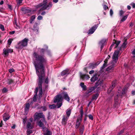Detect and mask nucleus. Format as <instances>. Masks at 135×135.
Listing matches in <instances>:
<instances>
[{"instance_id": "1", "label": "nucleus", "mask_w": 135, "mask_h": 135, "mask_svg": "<svg viewBox=\"0 0 135 135\" xmlns=\"http://www.w3.org/2000/svg\"><path fill=\"white\" fill-rule=\"evenodd\" d=\"M33 56L35 60L33 62V64L36 70V73L38 76L37 81L38 87L36 88L35 91L34 95L32 101V99L28 100L29 102L32 101L30 104H32V102H36L37 100V92L38 89H40L38 93L39 98H41L42 94V84L45 79V66L47 64V59L43 56L39 55L36 52L33 53Z\"/></svg>"}, {"instance_id": "2", "label": "nucleus", "mask_w": 135, "mask_h": 135, "mask_svg": "<svg viewBox=\"0 0 135 135\" xmlns=\"http://www.w3.org/2000/svg\"><path fill=\"white\" fill-rule=\"evenodd\" d=\"M47 0H44L43 3L39 4L38 5V7H42L40 11L41 10H44L45 9H49L52 7V2H49L48 5H47Z\"/></svg>"}, {"instance_id": "3", "label": "nucleus", "mask_w": 135, "mask_h": 135, "mask_svg": "<svg viewBox=\"0 0 135 135\" xmlns=\"http://www.w3.org/2000/svg\"><path fill=\"white\" fill-rule=\"evenodd\" d=\"M62 100V97L60 94L57 95L54 98V102L55 103H57L56 106L57 108H59L61 106Z\"/></svg>"}, {"instance_id": "4", "label": "nucleus", "mask_w": 135, "mask_h": 135, "mask_svg": "<svg viewBox=\"0 0 135 135\" xmlns=\"http://www.w3.org/2000/svg\"><path fill=\"white\" fill-rule=\"evenodd\" d=\"M81 116L80 117L77 118L75 125V128H77L79 127L80 122L82 120V118L83 114V107L82 106L80 107V112Z\"/></svg>"}, {"instance_id": "5", "label": "nucleus", "mask_w": 135, "mask_h": 135, "mask_svg": "<svg viewBox=\"0 0 135 135\" xmlns=\"http://www.w3.org/2000/svg\"><path fill=\"white\" fill-rule=\"evenodd\" d=\"M122 47H120L119 49L118 50H116L115 51L114 53L113 54V56L112 57V58L114 61L115 63L117 62L118 59V55L120 52V51L121 50L122 48Z\"/></svg>"}, {"instance_id": "6", "label": "nucleus", "mask_w": 135, "mask_h": 135, "mask_svg": "<svg viewBox=\"0 0 135 135\" xmlns=\"http://www.w3.org/2000/svg\"><path fill=\"white\" fill-rule=\"evenodd\" d=\"M28 40L25 38L22 41L19 42L18 44V48L21 49L23 47L26 46L27 44Z\"/></svg>"}, {"instance_id": "7", "label": "nucleus", "mask_w": 135, "mask_h": 135, "mask_svg": "<svg viewBox=\"0 0 135 135\" xmlns=\"http://www.w3.org/2000/svg\"><path fill=\"white\" fill-rule=\"evenodd\" d=\"M102 80H99L96 83L95 85L94 86L90 87L89 89L91 91V92H92L93 90H94L96 88L98 87L99 86V87L100 86H101V85L102 84Z\"/></svg>"}, {"instance_id": "8", "label": "nucleus", "mask_w": 135, "mask_h": 135, "mask_svg": "<svg viewBox=\"0 0 135 135\" xmlns=\"http://www.w3.org/2000/svg\"><path fill=\"white\" fill-rule=\"evenodd\" d=\"M38 126L40 127H42V128L44 129H45V130L46 131V133L44 135H51V133L50 132V131H49L48 129L47 128H46L44 126L43 123L41 122V121H39L38 123Z\"/></svg>"}, {"instance_id": "9", "label": "nucleus", "mask_w": 135, "mask_h": 135, "mask_svg": "<svg viewBox=\"0 0 135 135\" xmlns=\"http://www.w3.org/2000/svg\"><path fill=\"white\" fill-rule=\"evenodd\" d=\"M13 52L12 49L4 48L3 50V53L4 55V57L7 56L9 55V53H12Z\"/></svg>"}, {"instance_id": "10", "label": "nucleus", "mask_w": 135, "mask_h": 135, "mask_svg": "<svg viewBox=\"0 0 135 135\" xmlns=\"http://www.w3.org/2000/svg\"><path fill=\"white\" fill-rule=\"evenodd\" d=\"M98 24L95 25L89 29L87 32L88 35H91L94 33L95 30L97 28Z\"/></svg>"}, {"instance_id": "11", "label": "nucleus", "mask_w": 135, "mask_h": 135, "mask_svg": "<svg viewBox=\"0 0 135 135\" xmlns=\"http://www.w3.org/2000/svg\"><path fill=\"white\" fill-rule=\"evenodd\" d=\"M62 98L64 99L65 100L69 102L70 100V98L68 94L66 92H63L61 93Z\"/></svg>"}, {"instance_id": "12", "label": "nucleus", "mask_w": 135, "mask_h": 135, "mask_svg": "<svg viewBox=\"0 0 135 135\" xmlns=\"http://www.w3.org/2000/svg\"><path fill=\"white\" fill-rule=\"evenodd\" d=\"M116 81H114L112 83V85H110L107 90V93L109 94L111 92L112 89L114 88L115 86Z\"/></svg>"}, {"instance_id": "13", "label": "nucleus", "mask_w": 135, "mask_h": 135, "mask_svg": "<svg viewBox=\"0 0 135 135\" xmlns=\"http://www.w3.org/2000/svg\"><path fill=\"white\" fill-rule=\"evenodd\" d=\"M116 63L113 61L112 62V65L108 67L107 69V71H112L113 70L114 67H115Z\"/></svg>"}, {"instance_id": "14", "label": "nucleus", "mask_w": 135, "mask_h": 135, "mask_svg": "<svg viewBox=\"0 0 135 135\" xmlns=\"http://www.w3.org/2000/svg\"><path fill=\"white\" fill-rule=\"evenodd\" d=\"M68 118V117H66L65 115L63 116L61 122V123L62 125L65 126L66 124Z\"/></svg>"}, {"instance_id": "15", "label": "nucleus", "mask_w": 135, "mask_h": 135, "mask_svg": "<svg viewBox=\"0 0 135 135\" xmlns=\"http://www.w3.org/2000/svg\"><path fill=\"white\" fill-rule=\"evenodd\" d=\"M10 116L7 113H4L3 116V120L4 121H6L8 120L10 118Z\"/></svg>"}, {"instance_id": "16", "label": "nucleus", "mask_w": 135, "mask_h": 135, "mask_svg": "<svg viewBox=\"0 0 135 135\" xmlns=\"http://www.w3.org/2000/svg\"><path fill=\"white\" fill-rule=\"evenodd\" d=\"M80 123H81V122ZM75 128L76 129L79 128V132L81 133L82 134H83L84 129V125L81 124V123H80L79 127L77 128H76L75 127Z\"/></svg>"}, {"instance_id": "17", "label": "nucleus", "mask_w": 135, "mask_h": 135, "mask_svg": "<svg viewBox=\"0 0 135 135\" xmlns=\"http://www.w3.org/2000/svg\"><path fill=\"white\" fill-rule=\"evenodd\" d=\"M106 40L103 39L99 43V44L101 46V51L103 48L104 46L105 45Z\"/></svg>"}, {"instance_id": "18", "label": "nucleus", "mask_w": 135, "mask_h": 135, "mask_svg": "<svg viewBox=\"0 0 135 135\" xmlns=\"http://www.w3.org/2000/svg\"><path fill=\"white\" fill-rule=\"evenodd\" d=\"M98 65L96 63H91L89 65V68L94 69Z\"/></svg>"}, {"instance_id": "19", "label": "nucleus", "mask_w": 135, "mask_h": 135, "mask_svg": "<svg viewBox=\"0 0 135 135\" xmlns=\"http://www.w3.org/2000/svg\"><path fill=\"white\" fill-rule=\"evenodd\" d=\"M98 76H99L96 75H94L90 79L91 81L94 82L95 81L98 80Z\"/></svg>"}, {"instance_id": "20", "label": "nucleus", "mask_w": 135, "mask_h": 135, "mask_svg": "<svg viewBox=\"0 0 135 135\" xmlns=\"http://www.w3.org/2000/svg\"><path fill=\"white\" fill-rule=\"evenodd\" d=\"M81 78L83 80H87L90 78L88 75L85 74H81L80 75Z\"/></svg>"}, {"instance_id": "21", "label": "nucleus", "mask_w": 135, "mask_h": 135, "mask_svg": "<svg viewBox=\"0 0 135 135\" xmlns=\"http://www.w3.org/2000/svg\"><path fill=\"white\" fill-rule=\"evenodd\" d=\"M71 113V109L70 108H68L66 110V113L67 115V116L66 117L69 118L70 115Z\"/></svg>"}, {"instance_id": "22", "label": "nucleus", "mask_w": 135, "mask_h": 135, "mask_svg": "<svg viewBox=\"0 0 135 135\" xmlns=\"http://www.w3.org/2000/svg\"><path fill=\"white\" fill-rule=\"evenodd\" d=\"M118 95H117V96L115 97V102L114 104V106L115 108H116L117 107V106L118 105Z\"/></svg>"}, {"instance_id": "23", "label": "nucleus", "mask_w": 135, "mask_h": 135, "mask_svg": "<svg viewBox=\"0 0 135 135\" xmlns=\"http://www.w3.org/2000/svg\"><path fill=\"white\" fill-rule=\"evenodd\" d=\"M69 69H66L63 71L61 73V75L63 76L67 74H69Z\"/></svg>"}, {"instance_id": "24", "label": "nucleus", "mask_w": 135, "mask_h": 135, "mask_svg": "<svg viewBox=\"0 0 135 135\" xmlns=\"http://www.w3.org/2000/svg\"><path fill=\"white\" fill-rule=\"evenodd\" d=\"M22 11H23L25 13H30L31 11L30 9H27L26 8H23L22 9Z\"/></svg>"}, {"instance_id": "25", "label": "nucleus", "mask_w": 135, "mask_h": 135, "mask_svg": "<svg viewBox=\"0 0 135 135\" xmlns=\"http://www.w3.org/2000/svg\"><path fill=\"white\" fill-rule=\"evenodd\" d=\"M27 127L28 128L32 129L33 128V126L29 122H27Z\"/></svg>"}, {"instance_id": "26", "label": "nucleus", "mask_w": 135, "mask_h": 135, "mask_svg": "<svg viewBox=\"0 0 135 135\" xmlns=\"http://www.w3.org/2000/svg\"><path fill=\"white\" fill-rule=\"evenodd\" d=\"M30 107V104L29 103L27 104L25 107V110L26 112H28L29 108Z\"/></svg>"}, {"instance_id": "27", "label": "nucleus", "mask_w": 135, "mask_h": 135, "mask_svg": "<svg viewBox=\"0 0 135 135\" xmlns=\"http://www.w3.org/2000/svg\"><path fill=\"white\" fill-rule=\"evenodd\" d=\"M99 95V94L98 93H96L92 97V100L93 101L94 100L96 99L98 97Z\"/></svg>"}, {"instance_id": "28", "label": "nucleus", "mask_w": 135, "mask_h": 135, "mask_svg": "<svg viewBox=\"0 0 135 135\" xmlns=\"http://www.w3.org/2000/svg\"><path fill=\"white\" fill-rule=\"evenodd\" d=\"M35 114H36L37 116H38V117H39L40 118H42L44 116L43 114L42 113H36Z\"/></svg>"}, {"instance_id": "29", "label": "nucleus", "mask_w": 135, "mask_h": 135, "mask_svg": "<svg viewBox=\"0 0 135 135\" xmlns=\"http://www.w3.org/2000/svg\"><path fill=\"white\" fill-rule=\"evenodd\" d=\"M127 40L125 39L123 43L121 46V47L123 48H124L126 47V46L127 45Z\"/></svg>"}, {"instance_id": "30", "label": "nucleus", "mask_w": 135, "mask_h": 135, "mask_svg": "<svg viewBox=\"0 0 135 135\" xmlns=\"http://www.w3.org/2000/svg\"><path fill=\"white\" fill-rule=\"evenodd\" d=\"M38 25V23L36 22L35 23L33 26V30H37V26Z\"/></svg>"}, {"instance_id": "31", "label": "nucleus", "mask_w": 135, "mask_h": 135, "mask_svg": "<svg viewBox=\"0 0 135 135\" xmlns=\"http://www.w3.org/2000/svg\"><path fill=\"white\" fill-rule=\"evenodd\" d=\"M128 15H126L123 16L122 19L120 20V21L123 22L127 18Z\"/></svg>"}, {"instance_id": "32", "label": "nucleus", "mask_w": 135, "mask_h": 135, "mask_svg": "<svg viewBox=\"0 0 135 135\" xmlns=\"http://www.w3.org/2000/svg\"><path fill=\"white\" fill-rule=\"evenodd\" d=\"M108 60L107 58L104 61V63L103 65L102 68H105L107 66V61Z\"/></svg>"}, {"instance_id": "33", "label": "nucleus", "mask_w": 135, "mask_h": 135, "mask_svg": "<svg viewBox=\"0 0 135 135\" xmlns=\"http://www.w3.org/2000/svg\"><path fill=\"white\" fill-rule=\"evenodd\" d=\"M115 46L114 48H115L118 47L120 43V41H115Z\"/></svg>"}, {"instance_id": "34", "label": "nucleus", "mask_w": 135, "mask_h": 135, "mask_svg": "<svg viewBox=\"0 0 135 135\" xmlns=\"http://www.w3.org/2000/svg\"><path fill=\"white\" fill-rule=\"evenodd\" d=\"M13 39L11 38L9 39L8 40V44L9 45L8 47H9V46L11 45V43H12V41H13Z\"/></svg>"}, {"instance_id": "35", "label": "nucleus", "mask_w": 135, "mask_h": 135, "mask_svg": "<svg viewBox=\"0 0 135 135\" xmlns=\"http://www.w3.org/2000/svg\"><path fill=\"white\" fill-rule=\"evenodd\" d=\"M49 107L51 109H54L56 107V106L55 104H53L52 105H49Z\"/></svg>"}, {"instance_id": "36", "label": "nucleus", "mask_w": 135, "mask_h": 135, "mask_svg": "<svg viewBox=\"0 0 135 135\" xmlns=\"http://www.w3.org/2000/svg\"><path fill=\"white\" fill-rule=\"evenodd\" d=\"M13 82V80L12 79H8L7 81L8 84H11Z\"/></svg>"}, {"instance_id": "37", "label": "nucleus", "mask_w": 135, "mask_h": 135, "mask_svg": "<svg viewBox=\"0 0 135 135\" xmlns=\"http://www.w3.org/2000/svg\"><path fill=\"white\" fill-rule=\"evenodd\" d=\"M125 13V12L123 11L122 10H121L119 12V16L120 17H122L123 16V14Z\"/></svg>"}, {"instance_id": "38", "label": "nucleus", "mask_w": 135, "mask_h": 135, "mask_svg": "<svg viewBox=\"0 0 135 135\" xmlns=\"http://www.w3.org/2000/svg\"><path fill=\"white\" fill-rule=\"evenodd\" d=\"M91 92L89 90V89H88L87 91L85 92V94L86 95L89 96L91 94Z\"/></svg>"}, {"instance_id": "39", "label": "nucleus", "mask_w": 135, "mask_h": 135, "mask_svg": "<svg viewBox=\"0 0 135 135\" xmlns=\"http://www.w3.org/2000/svg\"><path fill=\"white\" fill-rule=\"evenodd\" d=\"M42 118V119H41L40 121H41V122H42V123L44 122L45 124H46L47 123V122L45 120V116L43 117Z\"/></svg>"}, {"instance_id": "40", "label": "nucleus", "mask_w": 135, "mask_h": 135, "mask_svg": "<svg viewBox=\"0 0 135 135\" xmlns=\"http://www.w3.org/2000/svg\"><path fill=\"white\" fill-rule=\"evenodd\" d=\"M27 135H30V134H31L33 133L32 131L29 129H28L27 130Z\"/></svg>"}, {"instance_id": "41", "label": "nucleus", "mask_w": 135, "mask_h": 135, "mask_svg": "<svg viewBox=\"0 0 135 135\" xmlns=\"http://www.w3.org/2000/svg\"><path fill=\"white\" fill-rule=\"evenodd\" d=\"M0 28L3 31H4L5 30L4 26L3 25L1 24L0 25Z\"/></svg>"}, {"instance_id": "42", "label": "nucleus", "mask_w": 135, "mask_h": 135, "mask_svg": "<svg viewBox=\"0 0 135 135\" xmlns=\"http://www.w3.org/2000/svg\"><path fill=\"white\" fill-rule=\"evenodd\" d=\"M23 0H16L17 4L19 5L22 3Z\"/></svg>"}, {"instance_id": "43", "label": "nucleus", "mask_w": 135, "mask_h": 135, "mask_svg": "<svg viewBox=\"0 0 135 135\" xmlns=\"http://www.w3.org/2000/svg\"><path fill=\"white\" fill-rule=\"evenodd\" d=\"M8 91L7 89L5 88H3L2 90V92L3 93H6Z\"/></svg>"}, {"instance_id": "44", "label": "nucleus", "mask_w": 135, "mask_h": 135, "mask_svg": "<svg viewBox=\"0 0 135 135\" xmlns=\"http://www.w3.org/2000/svg\"><path fill=\"white\" fill-rule=\"evenodd\" d=\"M126 90V88H123L122 90V95H124L125 94V91Z\"/></svg>"}, {"instance_id": "45", "label": "nucleus", "mask_w": 135, "mask_h": 135, "mask_svg": "<svg viewBox=\"0 0 135 135\" xmlns=\"http://www.w3.org/2000/svg\"><path fill=\"white\" fill-rule=\"evenodd\" d=\"M40 118L39 117H38V116H37V115L36 114H35L34 118L35 120H38V119H39Z\"/></svg>"}, {"instance_id": "46", "label": "nucleus", "mask_w": 135, "mask_h": 135, "mask_svg": "<svg viewBox=\"0 0 135 135\" xmlns=\"http://www.w3.org/2000/svg\"><path fill=\"white\" fill-rule=\"evenodd\" d=\"M88 117L89 119L92 120H93V117L91 115H88Z\"/></svg>"}, {"instance_id": "47", "label": "nucleus", "mask_w": 135, "mask_h": 135, "mask_svg": "<svg viewBox=\"0 0 135 135\" xmlns=\"http://www.w3.org/2000/svg\"><path fill=\"white\" fill-rule=\"evenodd\" d=\"M42 16L40 15L37 17V19L38 20H42Z\"/></svg>"}, {"instance_id": "48", "label": "nucleus", "mask_w": 135, "mask_h": 135, "mask_svg": "<svg viewBox=\"0 0 135 135\" xmlns=\"http://www.w3.org/2000/svg\"><path fill=\"white\" fill-rule=\"evenodd\" d=\"M40 108H41L42 110L44 111L46 110L47 109L46 108L45 106L42 107Z\"/></svg>"}, {"instance_id": "49", "label": "nucleus", "mask_w": 135, "mask_h": 135, "mask_svg": "<svg viewBox=\"0 0 135 135\" xmlns=\"http://www.w3.org/2000/svg\"><path fill=\"white\" fill-rule=\"evenodd\" d=\"M14 71V70L13 69H10L9 70V71L11 73H12Z\"/></svg>"}, {"instance_id": "50", "label": "nucleus", "mask_w": 135, "mask_h": 135, "mask_svg": "<svg viewBox=\"0 0 135 135\" xmlns=\"http://www.w3.org/2000/svg\"><path fill=\"white\" fill-rule=\"evenodd\" d=\"M103 8L104 10H106L107 9H108V7H107L106 5H104L103 6Z\"/></svg>"}, {"instance_id": "51", "label": "nucleus", "mask_w": 135, "mask_h": 135, "mask_svg": "<svg viewBox=\"0 0 135 135\" xmlns=\"http://www.w3.org/2000/svg\"><path fill=\"white\" fill-rule=\"evenodd\" d=\"M110 15L111 16H112L113 14V12L112 9H110Z\"/></svg>"}, {"instance_id": "52", "label": "nucleus", "mask_w": 135, "mask_h": 135, "mask_svg": "<svg viewBox=\"0 0 135 135\" xmlns=\"http://www.w3.org/2000/svg\"><path fill=\"white\" fill-rule=\"evenodd\" d=\"M35 18V15L32 16L31 17V20L33 21Z\"/></svg>"}, {"instance_id": "53", "label": "nucleus", "mask_w": 135, "mask_h": 135, "mask_svg": "<svg viewBox=\"0 0 135 135\" xmlns=\"http://www.w3.org/2000/svg\"><path fill=\"white\" fill-rule=\"evenodd\" d=\"M124 129H123L122 130L120 131L119 132V133H118V135H120V134H122L124 132Z\"/></svg>"}, {"instance_id": "54", "label": "nucleus", "mask_w": 135, "mask_h": 135, "mask_svg": "<svg viewBox=\"0 0 135 135\" xmlns=\"http://www.w3.org/2000/svg\"><path fill=\"white\" fill-rule=\"evenodd\" d=\"M45 82L46 84H48L49 83V80L48 78L47 77L46 79L45 80Z\"/></svg>"}, {"instance_id": "55", "label": "nucleus", "mask_w": 135, "mask_h": 135, "mask_svg": "<svg viewBox=\"0 0 135 135\" xmlns=\"http://www.w3.org/2000/svg\"><path fill=\"white\" fill-rule=\"evenodd\" d=\"M8 7L9 9H10L11 10L12 9V6L11 5L8 4Z\"/></svg>"}, {"instance_id": "56", "label": "nucleus", "mask_w": 135, "mask_h": 135, "mask_svg": "<svg viewBox=\"0 0 135 135\" xmlns=\"http://www.w3.org/2000/svg\"><path fill=\"white\" fill-rule=\"evenodd\" d=\"M45 51V50L44 49H42L41 50V53H44Z\"/></svg>"}, {"instance_id": "57", "label": "nucleus", "mask_w": 135, "mask_h": 135, "mask_svg": "<svg viewBox=\"0 0 135 135\" xmlns=\"http://www.w3.org/2000/svg\"><path fill=\"white\" fill-rule=\"evenodd\" d=\"M15 32V31H11L9 32V34L10 35H12V34H14Z\"/></svg>"}, {"instance_id": "58", "label": "nucleus", "mask_w": 135, "mask_h": 135, "mask_svg": "<svg viewBox=\"0 0 135 135\" xmlns=\"http://www.w3.org/2000/svg\"><path fill=\"white\" fill-rule=\"evenodd\" d=\"M83 90H85L86 89V86L85 85L83 86L82 87Z\"/></svg>"}, {"instance_id": "59", "label": "nucleus", "mask_w": 135, "mask_h": 135, "mask_svg": "<svg viewBox=\"0 0 135 135\" xmlns=\"http://www.w3.org/2000/svg\"><path fill=\"white\" fill-rule=\"evenodd\" d=\"M94 70H91L89 71V74H93L94 73Z\"/></svg>"}, {"instance_id": "60", "label": "nucleus", "mask_w": 135, "mask_h": 135, "mask_svg": "<svg viewBox=\"0 0 135 135\" xmlns=\"http://www.w3.org/2000/svg\"><path fill=\"white\" fill-rule=\"evenodd\" d=\"M115 45V42H113L112 43V44L110 46H111V47H113V46L114 45Z\"/></svg>"}, {"instance_id": "61", "label": "nucleus", "mask_w": 135, "mask_h": 135, "mask_svg": "<svg viewBox=\"0 0 135 135\" xmlns=\"http://www.w3.org/2000/svg\"><path fill=\"white\" fill-rule=\"evenodd\" d=\"M131 5H132V7L133 8H135V3H131Z\"/></svg>"}, {"instance_id": "62", "label": "nucleus", "mask_w": 135, "mask_h": 135, "mask_svg": "<svg viewBox=\"0 0 135 135\" xmlns=\"http://www.w3.org/2000/svg\"><path fill=\"white\" fill-rule=\"evenodd\" d=\"M84 85V83H81L80 84V85L81 87H82Z\"/></svg>"}, {"instance_id": "63", "label": "nucleus", "mask_w": 135, "mask_h": 135, "mask_svg": "<svg viewBox=\"0 0 135 135\" xmlns=\"http://www.w3.org/2000/svg\"><path fill=\"white\" fill-rule=\"evenodd\" d=\"M3 125V121L2 120L1 121V122L0 123V127H1Z\"/></svg>"}, {"instance_id": "64", "label": "nucleus", "mask_w": 135, "mask_h": 135, "mask_svg": "<svg viewBox=\"0 0 135 135\" xmlns=\"http://www.w3.org/2000/svg\"><path fill=\"white\" fill-rule=\"evenodd\" d=\"M132 54L133 55L135 54V49H134L132 52Z\"/></svg>"}]
</instances>
